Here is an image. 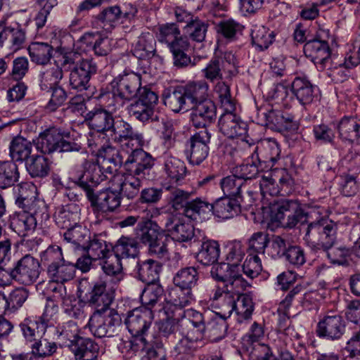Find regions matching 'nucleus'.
<instances>
[{
  "label": "nucleus",
  "instance_id": "nucleus-1",
  "mask_svg": "<svg viewBox=\"0 0 360 360\" xmlns=\"http://www.w3.org/2000/svg\"><path fill=\"white\" fill-rule=\"evenodd\" d=\"M244 250L240 243H234L229 247L226 255L228 263L214 266L211 270L212 276L217 281H224L229 290L245 289L247 281L243 278L238 264L243 259Z\"/></svg>",
  "mask_w": 360,
  "mask_h": 360
},
{
  "label": "nucleus",
  "instance_id": "nucleus-2",
  "mask_svg": "<svg viewBox=\"0 0 360 360\" xmlns=\"http://www.w3.org/2000/svg\"><path fill=\"white\" fill-rule=\"evenodd\" d=\"M98 184L99 178L90 171L84 172L77 181V184L85 191L91 207L98 211L113 212L120 205V192L115 188H108L95 194L94 191Z\"/></svg>",
  "mask_w": 360,
  "mask_h": 360
},
{
  "label": "nucleus",
  "instance_id": "nucleus-3",
  "mask_svg": "<svg viewBox=\"0 0 360 360\" xmlns=\"http://www.w3.org/2000/svg\"><path fill=\"white\" fill-rule=\"evenodd\" d=\"M61 65L65 71H70L69 84L78 91L88 89L91 77L98 69L93 59H81L79 54L73 51L62 55Z\"/></svg>",
  "mask_w": 360,
  "mask_h": 360
},
{
  "label": "nucleus",
  "instance_id": "nucleus-4",
  "mask_svg": "<svg viewBox=\"0 0 360 360\" xmlns=\"http://www.w3.org/2000/svg\"><path fill=\"white\" fill-rule=\"evenodd\" d=\"M338 224L334 221L321 217L307 225L304 240L314 251L327 250L334 246L337 240Z\"/></svg>",
  "mask_w": 360,
  "mask_h": 360
},
{
  "label": "nucleus",
  "instance_id": "nucleus-5",
  "mask_svg": "<svg viewBox=\"0 0 360 360\" xmlns=\"http://www.w3.org/2000/svg\"><path fill=\"white\" fill-rule=\"evenodd\" d=\"M41 260L47 266V274L53 282L64 283L74 278L75 266L65 260L59 246H49L41 255Z\"/></svg>",
  "mask_w": 360,
  "mask_h": 360
},
{
  "label": "nucleus",
  "instance_id": "nucleus-6",
  "mask_svg": "<svg viewBox=\"0 0 360 360\" xmlns=\"http://www.w3.org/2000/svg\"><path fill=\"white\" fill-rule=\"evenodd\" d=\"M65 136L59 129L50 128L40 134L37 141V148L44 154L78 152L81 150L79 144L67 141Z\"/></svg>",
  "mask_w": 360,
  "mask_h": 360
},
{
  "label": "nucleus",
  "instance_id": "nucleus-7",
  "mask_svg": "<svg viewBox=\"0 0 360 360\" xmlns=\"http://www.w3.org/2000/svg\"><path fill=\"white\" fill-rule=\"evenodd\" d=\"M121 318L115 310L105 312L95 311L91 316L88 327L96 338L112 337L118 332Z\"/></svg>",
  "mask_w": 360,
  "mask_h": 360
},
{
  "label": "nucleus",
  "instance_id": "nucleus-8",
  "mask_svg": "<svg viewBox=\"0 0 360 360\" xmlns=\"http://www.w3.org/2000/svg\"><path fill=\"white\" fill-rule=\"evenodd\" d=\"M304 217V210L296 200H282L271 209V221L283 228H294Z\"/></svg>",
  "mask_w": 360,
  "mask_h": 360
},
{
  "label": "nucleus",
  "instance_id": "nucleus-9",
  "mask_svg": "<svg viewBox=\"0 0 360 360\" xmlns=\"http://www.w3.org/2000/svg\"><path fill=\"white\" fill-rule=\"evenodd\" d=\"M226 290L225 300L227 302L226 308L224 310V316L229 317L233 311L238 316L237 320L241 323L244 320L249 319L254 310V304L252 297L247 294H240L245 289L240 290H229L224 283Z\"/></svg>",
  "mask_w": 360,
  "mask_h": 360
},
{
  "label": "nucleus",
  "instance_id": "nucleus-10",
  "mask_svg": "<svg viewBox=\"0 0 360 360\" xmlns=\"http://www.w3.org/2000/svg\"><path fill=\"white\" fill-rule=\"evenodd\" d=\"M160 227L167 232L174 240L187 242L194 236L195 229L190 223L172 213L160 214L158 217Z\"/></svg>",
  "mask_w": 360,
  "mask_h": 360
},
{
  "label": "nucleus",
  "instance_id": "nucleus-11",
  "mask_svg": "<svg viewBox=\"0 0 360 360\" xmlns=\"http://www.w3.org/2000/svg\"><path fill=\"white\" fill-rule=\"evenodd\" d=\"M128 150L129 152H127L124 164L125 171L129 174L146 179L154 165V159L140 147L128 148Z\"/></svg>",
  "mask_w": 360,
  "mask_h": 360
},
{
  "label": "nucleus",
  "instance_id": "nucleus-12",
  "mask_svg": "<svg viewBox=\"0 0 360 360\" xmlns=\"http://www.w3.org/2000/svg\"><path fill=\"white\" fill-rule=\"evenodd\" d=\"M110 132L115 142L120 143L121 147L132 148L141 147L144 143L143 134L122 119L115 120Z\"/></svg>",
  "mask_w": 360,
  "mask_h": 360
},
{
  "label": "nucleus",
  "instance_id": "nucleus-13",
  "mask_svg": "<svg viewBox=\"0 0 360 360\" xmlns=\"http://www.w3.org/2000/svg\"><path fill=\"white\" fill-rule=\"evenodd\" d=\"M242 149L248 148L250 149V156L248 159V162L236 166L233 168V174L235 176L243 181L248 187L249 184L248 180H250L258 174L259 159L258 154L256 153L257 147L255 146L252 139L251 141L245 139H241V143L239 146Z\"/></svg>",
  "mask_w": 360,
  "mask_h": 360
},
{
  "label": "nucleus",
  "instance_id": "nucleus-14",
  "mask_svg": "<svg viewBox=\"0 0 360 360\" xmlns=\"http://www.w3.org/2000/svg\"><path fill=\"white\" fill-rule=\"evenodd\" d=\"M255 193H257L256 191L247 190L249 199H246V201H240L239 198L226 196L217 199L212 204L213 214L222 219H228L237 216L240 212L241 204L243 203L245 205L250 204Z\"/></svg>",
  "mask_w": 360,
  "mask_h": 360
},
{
  "label": "nucleus",
  "instance_id": "nucleus-15",
  "mask_svg": "<svg viewBox=\"0 0 360 360\" xmlns=\"http://www.w3.org/2000/svg\"><path fill=\"white\" fill-rule=\"evenodd\" d=\"M153 314L151 309L139 307L130 311L124 323L134 337L144 336L151 325Z\"/></svg>",
  "mask_w": 360,
  "mask_h": 360
},
{
  "label": "nucleus",
  "instance_id": "nucleus-16",
  "mask_svg": "<svg viewBox=\"0 0 360 360\" xmlns=\"http://www.w3.org/2000/svg\"><path fill=\"white\" fill-rule=\"evenodd\" d=\"M19 326L25 338L32 342L42 338L48 328L54 326V322L52 314L46 309L37 320L25 319Z\"/></svg>",
  "mask_w": 360,
  "mask_h": 360
},
{
  "label": "nucleus",
  "instance_id": "nucleus-17",
  "mask_svg": "<svg viewBox=\"0 0 360 360\" xmlns=\"http://www.w3.org/2000/svg\"><path fill=\"white\" fill-rule=\"evenodd\" d=\"M40 264L37 259L27 255L19 259L13 268L15 281L23 285H30L38 278Z\"/></svg>",
  "mask_w": 360,
  "mask_h": 360
},
{
  "label": "nucleus",
  "instance_id": "nucleus-18",
  "mask_svg": "<svg viewBox=\"0 0 360 360\" xmlns=\"http://www.w3.org/2000/svg\"><path fill=\"white\" fill-rule=\"evenodd\" d=\"M113 300L114 290L107 287V281L103 279L96 282L89 292L88 303L99 312L114 310L110 307Z\"/></svg>",
  "mask_w": 360,
  "mask_h": 360
},
{
  "label": "nucleus",
  "instance_id": "nucleus-19",
  "mask_svg": "<svg viewBox=\"0 0 360 360\" xmlns=\"http://www.w3.org/2000/svg\"><path fill=\"white\" fill-rule=\"evenodd\" d=\"M191 121L195 128L207 129L217 118V108L210 98L192 106Z\"/></svg>",
  "mask_w": 360,
  "mask_h": 360
},
{
  "label": "nucleus",
  "instance_id": "nucleus-20",
  "mask_svg": "<svg viewBox=\"0 0 360 360\" xmlns=\"http://www.w3.org/2000/svg\"><path fill=\"white\" fill-rule=\"evenodd\" d=\"M211 134L207 129H202L190 139L189 161L193 165L200 164L208 155Z\"/></svg>",
  "mask_w": 360,
  "mask_h": 360
},
{
  "label": "nucleus",
  "instance_id": "nucleus-21",
  "mask_svg": "<svg viewBox=\"0 0 360 360\" xmlns=\"http://www.w3.org/2000/svg\"><path fill=\"white\" fill-rule=\"evenodd\" d=\"M263 115L266 120L265 124L278 131L294 132L299 128V124L295 120V117L286 112L270 110L263 112Z\"/></svg>",
  "mask_w": 360,
  "mask_h": 360
},
{
  "label": "nucleus",
  "instance_id": "nucleus-22",
  "mask_svg": "<svg viewBox=\"0 0 360 360\" xmlns=\"http://www.w3.org/2000/svg\"><path fill=\"white\" fill-rule=\"evenodd\" d=\"M233 112L234 110H224L219 121L220 131L230 139L242 136L247 132V124Z\"/></svg>",
  "mask_w": 360,
  "mask_h": 360
},
{
  "label": "nucleus",
  "instance_id": "nucleus-23",
  "mask_svg": "<svg viewBox=\"0 0 360 360\" xmlns=\"http://www.w3.org/2000/svg\"><path fill=\"white\" fill-rule=\"evenodd\" d=\"M141 85L140 75L134 72L119 75L111 82V86L116 88L127 101L137 95Z\"/></svg>",
  "mask_w": 360,
  "mask_h": 360
},
{
  "label": "nucleus",
  "instance_id": "nucleus-24",
  "mask_svg": "<svg viewBox=\"0 0 360 360\" xmlns=\"http://www.w3.org/2000/svg\"><path fill=\"white\" fill-rule=\"evenodd\" d=\"M304 52L315 64H319L322 67L326 65L330 57V49L328 42L321 39L318 36L305 43Z\"/></svg>",
  "mask_w": 360,
  "mask_h": 360
},
{
  "label": "nucleus",
  "instance_id": "nucleus-25",
  "mask_svg": "<svg viewBox=\"0 0 360 360\" xmlns=\"http://www.w3.org/2000/svg\"><path fill=\"white\" fill-rule=\"evenodd\" d=\"M345 329V322L340 316H326L319 322L316 333L319 337L338 340L343 335Z\"/></svg>",
  "mask_w": 360,
  "mask_h": 360
},
{
  "label": "nucleus",
  "instance_id": "nucleus-26",
  "mask_svg": "<svg viewBox=\"0 0 360 360\" xmlns=\"http://www.w3.org/2000/svg\"><path fill=\"white\" fill-rule=\"evenodd\" d=\"M186 97L183 86L167 89L162 94L164 104L174 112H186L191 108Z\"/></svg>",
  "mask_w": 360,
  "mask_h": 360
},
{
  "label": "nucleus",
  "instance_id": "nucleus-27",
  "mask_svg": "<svg viewBox=\"0 0 360 360\" xmlns=\"http://www.w3.org/2000/svg\"><path fill=\"white\" fill-rule=\"evenodd\" d=\"M219 313H210L206 315L205 338L212 342H217L224 338L226 334L228 326L226 319Z\"/></svg>",
  "mask_w": 360,
  "mask_h": 360
},
{
  "label": "nucleus",
  "instance_id": "nucleus-28",
  "mask_svg": "<svg viewBox=\"0 0 360 360\" xmlns=\"http://www.w3.org/2000/svg\"><path fill=\"white\" fill-rule=\"evenodd\" d=\"M85 120L91 129L103 133L110 131L115 122L112 113L102 108L89 111L85 115Z\"/></svg>",
  "mask_w": 360,
  "mask_h": 360
},
{
  "label": "nucleus",
  "instance_id": "nucleus-29",
  "mask_svg": "<svg viewBox=\"0 0 360 360\" xmlns=\"http://www.w3.org/2000/svg\"><path fill=\"white\" fill-rule=\"evenodd\" d=\"M292 92L302 105L313 102L317 96V89L308 79L296 77L291 84Z\"/></svg>",
  "mask_w": 360,
  "mask_h": 360
},
{
  "label": "nucleus",
  "instance_id": "nucleus-30",
  "mask_svg": "<svg viewBox=\"0 0 360 360\" xmlns=\"http://www.w3.org/2000/svg\"><path fill=\"white\" fill-rule=\"evenodd\" d=\"M145 179L129 174L124 178L120 175L113 176L112 178L113 184H117L119 191L128 199H134L139 195Z\"/></svg>",
  "mask_w": 360,
  "mask_h": 360
},
{
  "label": "nucleus",
  "instance_id": "nucleus-31",
  "mask_svg": "<svg viewBox=\"0 0 360 360\" xmlns=\"http://www.w3.org/2000/svg\"><path fill=\"white\" fill-rule=\"evenodd\" d=\"M25 32L18 25L5 27L4 22H0V45L8 46L18 49L25 41Z\"/></svg>",
  "mask_w": 360,
  "mask_h": 360
},
{
  "label": "nucleus",
  "instance_id": "nucleus-32",
  "mask_svg": "<svg viewBox=\"0 0 360 360\" xmlns=\"http://www.w3.org/2000/svg\"><path fill=\"white\" fill-rule=\"evenodd\" d=\"M166 313L167 318L158 324L160 341L163 342V340H165L172 344H174L180 338V335L177 336L180 321L174 311L172 312L167 311Z\"/></svg>",
  "mask_w": 360,
  "mask_h": 360
},
{
  "label": "nucleus",
  "instance_id": "nucleus-33",
  "mask_svg": "<svg viewBox=\"0 0 360 360\" xmlns=\"http://www.w3.org/2000/svg\"><path fill=\"white\" fill-rule=\"evenodd\" d=\"M37 226V219L26 212H15L10 217V227L21 237L32 232Z\"/></svg>",
  "mask_w": 360,
  "mask_h": 360
},
{
  "label": "nucleus",
  "instance_id": "nucleus-34",
  "mask_svg": "<svg viewBox=\"0 0 360 360\" xmlns=\"http://www.w3.org/2000/svg\"><path fill=\"white\" fill-rule=\"evenodd\" d=\"M156 41L149 32L141 34L134 45L133 55L139 60H149L156 53Z\"/></svg>",
  "mask_w": 360,
  "mask_h": 360
},
{
  "label": "nucleus",
  "instance_id": "nucleus-35",
  "mask_svg": "<svg viewBox=\"0 0 360 360\" xmlns=\"http://www.w3.org/2000/svg\"><path fill=\"white\" fill-rule=\"evenodd\" d=\"M338 130L342 140L357 143L360 140V120L355 117H344L339 122Z\"/></svg>",
  "mask_w": 360,
  "mask_h": 360
},
{
  "label": "nucleus",
  "instance_id": "nucleus-36",
  "mask_svg": "<svg viewBox=\"0 0 360 360\" xmlns=\"http://www.w3.org/2000/svg\"><path fill=\"white\" fill-rule=\"evenodd\" d=\"M33 144L22 136H16L10 144V156L13 162H26L32 155Z\"/></svg>",
  "mask_w": 360,
  "mask_h": 360
},
{
  "label": "nucleus",
  "instance_id": "nucleus-37",
  "mask_svg": "<svg viewBox=\"0 0 360 360\" xmlns=\"http://www.w3.org/2000/svg\"><path fill=\"white\" fill-rule=\"evenodd\" d=\"M71 351L76 359L96 360L98 357L99 347L91 339L80 338L72 345Z\"/></svg>",
  "mask_w": 360,
  "mask_h": 360
},
{
  "label": "nucleus",
  "instance_id": "nucleus-38",
  "mask_svg": "<svg viewBox=\"0 0 360 360\" xmlns=\"http://www.w3.org/2000/svg\"><path fill=\"white\" fill-rule=\"evenodd\" d=\"M191 108L208 98L209 86L205 81L191 82L183 86Z\"/></svg>",
  "mask_w": 360,
  "mask_h": 360
},
{
  "label": "nucleus",
  "instance_id": "nucleus-39",
  "mask_svg": "<svg viewBox=\"0 0 360 360\" xmlns=\"http://www.w3.org/2000/svg\"><path fill=\"white\" fill-rule=\"evenodd\" d=\"M220 184L225 196L239 198L240 201H246V199H249L248 195L244 197L242 195L243 190H245L247 192V190L249 189L243 181L235 176L234 174L232 176L223 178Z\"/></svg>",
  "mask_w": 360,
  "mask_h": 360
},
{
  "label": "nucleus",
  "instance_id": "nucleus-40",
  "mask_svg": "<svg viewBox=\"0 0 360 360\" xmlns=\"http://www.w3.org/2000/svg\"><path fill=\"white\" fill-rule=\"evenodd\" d=\"M161 265L153 259H147L137 264L139 278L143 283H158Z\"/></svg>",
  "mask_w": 360,
  "mask_h": 360
},
{
  "label": "nucleus",
  "instance_id": "nucleus-41",
  "mask_svg": "<svg viewBox=\"0 0 360 360\" xmlns=\"http://www.w3.org/2000/svg\"><path fill=\"white\" fill-rule=\"evenodd\" d=\"M213 214L212 204L200 198L191 200L185 209V216L191 219H206Z\"/></svg>",
  "mask_w": 360,
  "mask_h": 360
},
{
  "label": "nucleus",
  "instance_id": "nucleus-42",
  "mask_svg": "<svg viewBox=\"0 0 360 360\" xmlns=\"http://www.w3.org/2000/svg\"><path fill=\"white\" fill-rule=\"evenodd\" d=\"M112 252L120 259L135 258L139 255L138 243L134 238L122 236L112 248Z\"/></svg>",
  "mask_w": 360,
  "mask_h": 360
},
{
  "label": "nucleus",
  "instance_id": "nucleus-43",
  "mask_svg": "<svg viewBox=\"0 0 360 360\" xmlns=\"http://www.w3.org/2000/svg\"><path fill=\"white\" fill-rule=\"evenodd\" d=\"M199 278L198 272L193 266H186L179 270L173 278V283L176 288L192 289Z\"/></svg>",
  "mask_w": 360,
  "mask_h": 360
},
{
  "label": "nucleus",
  "instance_id": "nucleus-44",
  "mask_svg": "<svg viewBox=\"0 0 360 360\" xmlns=\"http://www.w3.org/2000/svg\"><path fill=\"white\" fill-rule=\"evenodd\" d=\"M219 253V243L215 240H208L202 243L196 259L203 265H212L217 262Z\"/></svg>",
  "mask_w": 360,
  "mask_h": 360
},
{
  "label": "nucleus",
  "instance_id": "nucleus-45",
  "mask_svg": "<svg viewBox=\"0 0 360 360\" xmlns=\"http://www.w3.org/2000/svg\"><path fill=\"white\" fill-rule=\"evenodd\" d=\"M63 68L60 65L54 64L46 68L40 74V86L42 90H49L54 86H58L60 81L63 77Z\"/></svg>",
  "mask_w": 360,
  "mask_h": 360
},
{
  "label": "nucleus",
  "instance_id": "nucleus-46",
  "mask_svg": "<svg viewBox=\"0 0 360 360\" xmlns=\"http://www.w3.org/2000/svg\"><path fill=\"white\" fill-rule=\"evenodd\" d=\"M19 177L18 167L14 162H0V188L6 189L14 186Z\"/></svg>",
  "mask_w": 360,
  "mask_h": 360
},
{
  "label": "nucleus",
  "instance_id": "nucleus-47",
  "mask_svg": "<svg viewBox=\"0 0 360 360\" xmlns=\"http://www.w3.org/2000/svg\"><path fill=\"white\" fill-rule=\"evenodd\" d=\"M64 239L75 245L77 248L84 246V243L90 238V231L84 226L78 222L67 229L63 233Z\"/></svg>",
  "mask_w": 360,
  "mask_h": 360
},
{
  "label": "nucleus",
  "instance_id": "nucleus-48",
  "mask_svg": "<svg viewBox=\"0 0 360 360\" xmlns=\"http://www.w3.org/2000/svg\"><path fill=\"white\" fill-rule=\"evenodd\" d=\"M208 27L209 22L207 21L195 17V19L191 23L184 27V37L187 39L188 37L194 41L202 42L205 39Z\"/></svg>",
  "mask_w": 360,
  "mask_h": 360
},
{
  "label": "nucleus",
  "instance_id": "nucleus-49",
  "mask_svg": "<svg viewBox=\"0 0 360 360\" xmlns=\"http://www.w3.org/2000/svg\"><path fill=\"white\" fill-rule=\"evenodd\" d=\"M26 169L32 177L44 178L49 174L50 165L44 156L32 155L26 162Z\"/></svg>",
  "mask_w": 360,
  "mask_h": 360
},
{
  "label": "nucleus",
  "instance_id": "nucleus-50",
  "mask_svg": "<svg viewBox=\"0 0 360 360\" xmlns=\"http://www.w3.org/2000/svg\"><path fill=\"white\" fill-rule=\"evenodd\" d=\"M127 110L129 115L141 122H159L160 117L155 115L154 109L141 103L136 101L132 102L128 107Z\"/></svg>",
  "mask_w": 360,
  "mask_h": 360
},
{
  "label": "nucleus",
  "instance_id": "nucleus-51",
  "mask_svg": "<svg viewBox=\"0 0 360 360\" xmlns=\"http://www.w3.org/2000/svg\"><path fill=\"white\" fill-rule=\"evenodd\" d=\"M28 51L32 61L38 65L47 64L53 56V49L47 43H33Z\"/></svg>",
  "mask_w": 360,
  "mask_h": 360
},
{
  "label": "nucleus",
  "instance_id": "nucleus-52",
  "mask_svg": "<svg viewBox=\"0 0 360 360\" xmlns=\"http://www.w3.org/2000/svg\"><path fill=\"white\" fill-rule=\"evenodd\" d=\"M102 259L103 262L101 268L104 274L112 277L115 283L120 281L123 278L121 259L112 252Z\"/></svg>",
  "mask_w": 360,
  "mask_h": 360
},
{
  "label": "nucleus",
  "instance_id": "nucleus-53",
  "mask_svg": "<svg viewBox=\"0 0 360 360\" xmlns=\"http://www.w3.org/2000/svg\"><path fill=\"white\" fill-rule=\"evenodd\" d=\"M88 242L87 245L83 246V250L92 256L94 260L102 259L111 253L110 247L101 236L95 235Z\"/></svg>",
  "mask_w": 360,
  "mask_h": 360
},
{
  "label": "nucleus",
  "instance_id": "nucleus-54",
  "mask_svg": "<svg viewBox=\"0 0 360 360\" xmlns=\"http://www.w3.org/2000/svg\"><path fill=\"white\" fill-rule=\"evenodd\" d=\"M127 152L129 151L126 148L121 147V150H119L111 146H108L100 150V155L104 165L112 164L119 167L123 165L124 167Z\"/></svg>",
  "mask_w": 360,
  "mask_h": 360
},
{
  "label": "nucleus",
  "instance_id": "nucleus-55",
  "mask_svg": "<svg viewBox=\"0 0 360 360\" xmlns=\"http://www.w3.org/2000/svg\"><path fill=\"white\" fill-rule=\"evenodd\" d=\"M169 297L172 303V306L167 309L169 312L176 311V309H184L193 300L192 289H181L176 287L171 290Z\"/></svg>",
  "mask_w": 360,
  "mask_h": 360
},
{
  "label": "nucleus",
  "instance_id": "nucleus-56",
  "mask_svg": "<svg viewBox=\"0 0 360 360\" xmlns=\"http://www.w3.org/2000/svg\"><path fill=\"white\" fill-rule=\"evenodd\" d=\"M164 169L167 176L177 184L184 179L186 174V167L184 162L173 156L168 157L165 160Z\"/></svg>",
  "mask_w": 360,
  "mask_h": 360
},
{
  "label": "nucleus",
  "instance_id": "nucleus-57",
  "mask_svg": "<svg viewBox=\"0 0 360 360\" xmlns=\"http://www.w3.org/2000/svg\"><path fill=\"white\" fill-rule=\"evenodd\" d=\"M163 288L159 283H147L141 295V302L144 309H151L163 294Z\"/></svg>",
  "mask_w": 360,
  "mask_h": 360
},
{
  "label": "nucleus",
  "instance_id": "nucleus-58",
  "mask_svg": "<svg viewBox=\"0 0 360 360\" xmlns=\"http://www.w3.org/2000/svg\"><path fill=\"white\" fill-rule=\"evenodd\" d=\"M58 340L60 343L72 349V345H75L80 337L78 335V326L75 321H70L63 324L58 330Z\"/></svg>",
  "mask_w": 360,
  "mask_h": 360
},
{
  "label": "nucleus",
  "instance_id": "nucleus-59",
  "mask_svg": "<svg viewBox=\"0 0 360 360\" xmlns=\"http://www.w3.org/2000/svg\"><path fill=\"white\" fill-rule=\"evenodd\" d=\"M189 46L188 39H180L179 42L173 43L169 48L173 55L174 65L176 67L184 68L191 63V58L185 53Z\"/></svg>",
  "mask_w": 360,
  "mask_h": 360
},
{
  "label": "nucleus",
  "instance_id": "nucleus-60",
  "mask_svg": "<svg viewBox=\"0 0 360 360\" xmlns=\"http://www.w3.org/2000/svg\"><path fill=\"white\" fill-rule=\"evenodd\" d=\"M55 221L58 227L67 229L77 223L79 214L72 210L71 205H67L58 209L54 214Z\"/></svg>",
  "mask_w": 360,
  "mask_h": 360
},
{
  "label": "nucleus",
  "instance_id": "nucleus-61",
  "mask_svg": "<svg viewBox=\"0 0 360 360\" xmlns=\"http://www.w3.org/2000/svg\"><path fill=\"white\" fill-rule=\"evenodd\" d=\"M94 34L86 33L81 41L92 46L94 53L97 56H106L111 51V40L108 37H98L94 41Z\"/></svg>",
  "mask_w": 360,
  "mask_h": 360
},
{
  "label": "nucleus",
  "instance_id": "nucleus-62",
  "mask_svg": "<svg viewBox=\"0 0 360 360\" xmlns=\"http://www.w3.org/2000/svg\"><path fill=\"white\" fill-rule=\"evenodd\" d=\"M152 224L150 219H142L136 227V238L148 247L158 238L157 231L151 228Z\"/></svg>",
  "mask_w": 360,
  "mask_h": 360
},
{
  "label": "nucleus",
  "instance_id": "nucleus-63",
  "mask_svg": "<svg viewBox=\"0 0 360 360\" xmlns=\"http://www.w3.org/2000/svg\"><path fill=\"white\" fill-rule=\"evenodd\" d=\"M269 238L268 233L263 231L254 233L248 242V253L250 255H264L268 246Z\"/></svg>",
  "mask_w": 360,
  "mask_h": 360
},
{
  "label": "nucleus",
  "instance_id": "nucleus-64",
  "mask_svg": "<svg viewBox=\"0 0 360 360\" xmlns=\"http://www.w3.org/2000/svg\"><path fill=\"white\" fill-rule=\"evenodd\" d=\"M252 41L260 50L267 49L274 39L273 32L264 26H255L251 32Z\"/></svg>",
  "mask_w": 360,
  "mask_h": 360
}]
</instances>
